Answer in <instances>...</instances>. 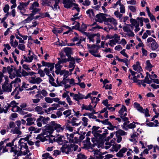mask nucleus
I'll return each instance as SVG.
<instances>
[{
    "label": "nucleus",
    "mask_w": 159,
    "mask_h": 159,
    "mask_svg": "<svg viewBox=\"0 0 159 159\" xmlns=\"http://www.w3.org/2000/svg\"><path fill=\"white\" fill-rule=\"evenodd\" d=\"M126 126L129 129L134 128L136 127L135 123L133 122V123H131L129 125H127V124L126 125Z\"/></svg>",
    "instance_id": "obj_48"
},
{
    "label": "nucleus",
    "mask_w": 159,
    "mask_h": 159,
    "mask_svg": "<svg viewBox=\"0 0 159 159\" xmlns=\"http://www.w3.org/2000/svg\"><path fill=\"white\" fill-rule=\"evenodd\" d=\"M55 4L53 5V7L52 6L53 8H52L54 10H57V8H60L58 6V4L60 2L58 0H54Z\"/></svg>",
    "instance_id": "obj_34"
},
{
    "label": "nucleus",
    "mask_w": 159,
    "mask_h": 159,
    "mask_svg": "<svg viewBox=\"0 0 159 159\" xmlns=\"http://www.w3.org/2000/svg\"><path fill=\"white\" fill-rule=\"evenodd\" d=\"M10 147H11L10 152H13L14 154V156H15L16 155V153L18 152V150L19 149V148L16 145H12Z\"/></svg>",
    "instance_id": "obj_27"
},
{
    "label": "nucleus",
    "mask_w": 159,
    "mask_h": 159,
    "mask_svg": "<svg viewBox=\"0 0 159 159\" xmlns=\"http://www.w3.org/2000/svg\"><path fill=\"white\" fill-rule=\"evenodd\" d=\"M30 15V16H29L27 19L24 20V22L25 23H28L31 21L33 19V15L31 14Z\"/></svg>",
    "instance_id": "obj_46"
},
{
    "label": "nucleus",
    "mask_w": 159,
    "mask_h": 159,
    "mask_svg": "<svg viewBox=\"0 0 159 159\" xmlns=\"http://www.w3.org/2000/svg\"><path fill=\"white\" fill-rule=\"evenodd\" d=\"M92 48L89 50V52L93 56L96 57H100L101 56L99 54H96V53H97L99 47L93 44L91 45Z\"/></svg>",
    "instance_id": "obj_9"
},
{
    "label": "nucleus",
    "mask_w": 159,
    "mask_h": 159,
    "mask_svg": "<svg viewBox=\"0 0 159 159\" xmlns=\"http://www.w3.org/2000/svg\"><path fill=\"white\" fill-rule=\"evenodd\" d=\"M92 151L89 150L90 152H93L94 156L97 159H102L104 157L101 152L98 150H94L93 149Z\"/></svg>",
    "instance_id": "obj_12"
},
{
    "label": "nucleus",
    "mask_w": 159,
    "mask_h": 159,
    "mask_svg": "<svg viewBox=\"0 0 159 159\" xmlns=\"http://www.w3.org/2000/svg\"><path fill=\"white\" fill-rule=\"evenodd\" d=\"M87 157L84 154H79L77 155V158L76 159H86Z\"/></svg>",
    "instance_id": "obj_50"
},
{
    "label": "nucleus",
    "mask_w": 159,
    "mask_h": 159,
    "mask_svg": "<svg viewBox=\"0 0 159 159\" xmlns=\"http://www.w3.org/2000/svg\"><path fill=\"white\" fill-rule=\"evenodd\" d=\"M69 120H68V123L71 124L73 126H78L79 125V123H75V122L77 120L76 118L73 117V116L69 117Z\"/></svg>",
    "instance_id": "obj_15"
},
{
    "label": "nucleus",
    "mask_w": 159,
    "mask_h": 159,
    "mask_svg": "<svg viewBox=\"0 0 159 159\" xmlns=\"http://www.w3.org/2000/svg\"><path fill=\"white\" fill-rule=\"evenodd\" d=\"M9 138H7L0 142V151L3 149L2 152H6L8 151V149L7 148V147H11L13 145L15 139L13 140L11 143H8L7 142L9 141Z\"/></svg>",
    "instance_id": "obj_4"
},
{
    "label": "nucleus",
    "mask_w": 159,
    "mask_h": 159,
    "mask_svg": "<svg viewBox=\"0 0 159 159\" xmlns=\"http://www.w3.org/2000/svg\"><path fill=\"white\" fill-rule=\"evenodd\" d=\"M49 82L53 86L57 87V86L56 84L54 82V80L52 76L51 75H49Z\"/></svg>",
    "instance_id": "obj_33"
},
{
    "label": "nucleus",
    "mask_w": 159,
    "mask_h": 159,
    "mask_svg": "<svg viewBox=\"0 0 159 159\" xmlns=\"http://www.w3.org/2000/svg\"><path fill=\"white\" fill-rule=\"evenodd\" d=\"M36 139L40 140L42 142H44L47 140L46 138L43 133L38 134L36 138Z\"/></svg>",
    "instance_id": "obj_31"
},
{
    "label": "nucleus",
    "mask_w": 159,
    "mask_h": 159,
    "mask_svg": "<svg viewBox=\"0 0 159 159\" xmlns=\"http://www.w3.org/2000/svg\"><path fill=\"white\" fill-rule=\"evenodd\" d=\"M87 28V26L86 24L83 23L82 24L81 27L80 28L79 30L80 31L83 32L84 31L86 30Z\"/></svg>",
    "instance_id": "obj_44"
},
{
    "label": "nucleus",
    "mask_w": 159,
    "mask_h": 159,
    "mask_svg": "<svg viewBox=\"0 0 159 159\" xmlns=\"http://www.w3.org/2000/svg\"><path fill=\"white\" fill-rule=\"evenodd\" d=\"M32 10H33V11H32V15H35L37 12L39 11L40 10V9L36 8V7H34V8Z\"/></svg>",
    "instance_id": "obj_57"
},
{
    "label": "nucleus",
    "mask_w": 159,
    "mask_h": 159,
    "mask_svg": "<svg viewBox=\"0 0 159 159\" xmlns=\"http://www.w3.org/2000/svg\"><path fill=\"white\" fill-rule=\"evenodd\" d=\"M63 114L65 116V117H67L71 114V110L70 109L66 110L63 112Z\"/></svg>",
    "instance_id": "obj_38"
},
{
    "label": "nucleus",
    "mask_w": 159,
    "mask_h": 159,
    "mask_svg": "<svg viewBox=\"0 0 159 159\" xmlns=\"http://www.w3.org/2000/svg\"><path fill=\"white\" fill-rule=\"evenodd\" d=\"M126 116L124 115V116H122V117H121V116L120 117L123 120V121L125 122L124 123L123 125H122L123 128L125 130L127 129V128L125 127L126 125L129 122V121L128 120V118L126 117Z\"/></svg>",
    "instance_id": "obj_19"
},
{
    "label": "nucleus",
    "mask_w": 159,
    "mask_h": 159,
    "mask_svg": "<svg viewBox=\"0 0 159 159\" xmlns=\"http://www.w3.org/2000/svg\"><path fill=\"white\" fill-rule=\"evenodd\" d=\"M53 0H41V4L43 6H49L53 8L51 2Z\"/></svg>",
    "instance_id": "obj_16"
},
{
    "label": "nucleus",
    "mask_w": 159,
    "mask_h": 159,
    "mask_svg": "<svg viewBox=\"0 0 159 159\" xmlns=\"http://www.w3.org/2000/svg\"><path fill=\"white\" fill-rule=\"evenodd\" d=\"M37 94L35 95L34 97L36 98H40L41 99H43V97L41 95V94L40 92L39 91L37 92Z\"/></svg>",
    "instance_id": "obj_56"
},
{
    "label": "nucleus",
    "mask_w": 159,
    "mask_h": 159,
    "mask_svg": "<svg viewBox=\"0 0 159 159\" xmlns=\"http://www.w3.org/2000/svg\"><path fill=\"white\" fill-rule=\"evenodd\" d=\"M64 128L61 127V126L55 123L54 121H52L51 125H48L46 127L43 131V133L45 138L49 136L56 130L58 132H62L63 131Z\"/></svg>",
    "instance_id": "obj_1"
},
{
    "label": "nucleus",
    "mask_w": 159,
    "mask_h": 159,
    "mask_svg": "<svg viewBox=\"0 0 159 159\" xmlns=\"http://www.w3.org/2000/svg\"><path fill=\"white\" fill-rule=\"evenodd\" d=\"M90 139L89 137H87L86 138V139L84 140V142L86 143L85 144H84V146L85 147H86L87 148L89 149L92 150L93 148H92V146L93 147H94V146H92L91 144V143L90 142Z\"/></svg>",
    "instance_id": "obj_18"
},
{
    "label": "nucleus",
    "mask_w": 159,
    "mask_h": 159,
    "mask_svg": "<svg viewBox=\"0 0 159 159\" xmlns=\"http://www.w3.org/2000/svg\"><path fill=\"white\" fill-rule=\"evenodd\" d=\"M63 51L66 53V56L67 57L71 55L72 53V51L71 48L67 47L63 49Z\"/></svg>",
    "instance_id": "obj_26"
},
{
    "label": "nucleus",
    "mask_w": 159,
    "mask_h": 159,
    "mask_svg": "<svg viewBox=\"0 0 159 159\" xmlns=\"http://www.w3.org/2000/svg\"><path fill=\"white\" fill-rule=\"evenodd\" d=\"M25 45L23 44H19L18 46V49L23 51L25 50Z\"/></svg>",
    "instance_id": "obj_64"
},
{
    "label": "nucleus",
    "mask_w": 159,
    "mask_h": 159,
    "mask_svg": "<svg viewBox=\"0 0 159 159\" xmlns=\"http://www.w3.org/2000/svg\"><path fill=\"white\" fill-rule=\"evenodd\" d=\"M82 120L83 121V125L84 126H86L88 125V119L85 117H83Z\"/></svg>",
    "instance_id": "obj_52"
},
{
    "label": "nucleus",
    "mask_w": 159,
    "mask_h": 159,
    "mask_svg": "<svg viewBox=\"0 0 159 159\" xmlns=\"http://www.w3.org/2000/svg\"><path fill=\"white\" fill-rule=\"evenodd\" d=\"M106 15L102 13L97 14L95 17V20L100 23H102L104 20H106L107 18L105 17Z\"/></svg>",
    "instance_id": "obj_11"
},
{
    "label": "nucleus",
    "mask_w": 159,
    "mask_h": 159,
    "mask_svg": "<svg viewBox=\"0 0 159 159\" xmlns=\"http://www.w3.org/2000/svg\"><path fill=\"white\" fill-rule=\"evenodd\" d=\"M5 81L2 84V88L3 91L7 92H10L11 91L12 88V84L11 82L10 84L8 83V80L6 79Z\"/></svg>",
    "instance_id": "obj_8"
},
{
    "label": "nucleus",
    "mask_w": 159,
    "mask_h": 159,
    "mask_svg": "<svg viewBox=\"0 0 159 159\" xmlns=\"http://www.w3.org/2000/svg\"><path fill=\"white\" fill-rule=\"evenodd\" d=\"M26 120L27 121L26 125L30 126L34 124L36 118L34 117H28L26 119Z\"/></svg>",
    "instance_id": "obj_24"
},
{
    "label": "nucleus",
    "mask_w": 159,
    "mask_h": 159,
    "mask_svg": "<svg viewBox=\"0 0 159 159\" xmlns=\"http://www.w3.org/2000/svg\"><path fill=\"white\" fill-rule=\"evenodd\" d=\"M39 91L40 92V93L42 95V96H43V97H45L47 96L48 93L47 91L45 90L42 89L41 90H40Z\"/></svg>",
    "instance_id": "obj_51"
},
{
    "label": "nucleus",
    "mask_w": 159,
    "mask_h": 159,
    "mask_svg": "<svg viewBox=\"0 0 159 159\" xmlns=\"http://www.w3.org/2000/svg\"><path fill=\"white\" fill-rule=\"evenodd\" d=\"M120 9L121 13H125V6L123 5L122 4V5L120 6Z\"/></svg>",
    "instance_id": "obj_63"
},
{
    "label": "nucleus",
    "mask_w": 159,
    "mask_h": 159,
    "mask_svg": "<svg viewBox=\"0 0 159 159\" xmlns=\"http://www.w3.org/2000/svg\"><path fill=\"white\" fill-rule=\"evenodd\" d=\"M137 110L140 112L143 113H145V115L146 117L149 116L150 115L149 114V110L147 108L145 110H143L142 107L141 106L137 107Z\"/></svg>",
    "instance_id": "obj_14"
},
{
    "label": "nucleus",
    "mask_w": 159,
    "mask_h": 159,
    "mask_svg": "<svg viewBox=\"0 0 159 159\" xmlns=\"http://www.w3.org/2000/svg\"><path fill=\"white\" fill-rule=\"evenodd\" d=\"M17 8L20 11L23 10L24 11H26L25 9L24 8L23 5H22L21 3H20V4L17 7Z\"/></svg>",
    "instance_id": "obj_61"
},
{
    "label": "nucleus",
    "mask_w": 159,
    "mask_h": 159,
    "mask_svg": "<svg viewBox=\"0 0 159 159\" xmlns=\"http://www.w3.org/2000/svg\"><path fill=\"white\" fill-rule=\"evenodd\" d=\"M69 80L70 79H63V80L60 82V84H59L58 83H57V84L59 86H61L62 84H65L69 82Z\"/></svg>",
    "instance_id": "obj_43"
},
{
    "label": "nucleus",
    "mask_w": 159,
    "mask_h": 159,
    "mask_svg": "<svg viewBox=\"0 0 159 159\" xmlns=\"http://www.w3.org/2000/svg\"><path fill=\"white\" fill-rule=\"evenodd\" d=\"M75 24L74 26H73L72 27V29H76L77 30H79L80 29V24L77 22H73V23L72 24L73 25H74Z\"/></svg>",
    "instance_id": "obj_37"
},
{
    "label": "nucleus",
    "mask_w": 159,
    "mask_h": 159,
    "mask_svg": "<svg viewBox=\"0 0 159 159\" xmlns=\"http://www.w3.org/2000/svg\"><path fill=\"white\" fill-rule=\"evenodd\" d=\"M12 111L13 112H19L21 114H26L25 112H24L22 109L20 108L19 107H12L11 109Z\"/></svg>",
    "instance_id": "obj_25"
},
{
    "label": "nucleus",
    "mask_w": 159,
    "mask_h": 159,
    "mask_svg": "<svg viewBox=\"0 0 159 159\" xmlns=\"http://www.w3.org/2000/svg\"><path fill=\"white\" fill-rule=\"evenodd\" d=\"M34 109L35 111L37 112L39 114L42 115L44 113V112L43 111V107H41L37 106Z\"/></svg>",
    "instance_id": "obj_29"
},
{
    "label": "nucleus",
    "mask_w": 159,
    "mask_h": 159,
    "mask_svg": "<svg viewBox=\"0 0 159 159\" xmlns=\"http://www.w3.org/2000/svg\"><path fill=\"white\" fill-rule=\"evenodd\" d=\"M49 118L41 116H40L36 120L37 125L39 127L42 126V123L43 125L47 124L49 120Z\"/></svg>",
    "instance_id": "obj_7"
},
{
    "label": "nucleus",
    "mask_w": 159,
    "mask_h": 159,
    "mask_svg": "<svg viewBox=\"0 0 159 159\" xmlns=\"http://www.w3.org/2000/svg\"><path fill=\"white\" fill-rule=\"evenodd\" d=\"M38 73L39 74L41 77H43L45 76V73L41 69L38 70Z\"/></svg>",
    "instance_id": "obj_58"
},
{
    "label": "nucleus",
    "mask_w": 159,
    "mask_h": 159,
    "mask_svg": "<svg viewBox=\"0 0 159 159\" xmlns=\"http://www.w3.org/2000/svg\"><path fill=\"white\" fill-rule=\"evenodd\" d=\"M106 21H109L115 26L117 24L116 20L113 18H107Z\"/></svg>",
    "instance_id": "obj_35"
},
{
    "label": "nucleus",
    "mask_w": 159,
    "mask_h": 159,
    "mask_svg": "<svg viewBox=\"0 0 159 159\" xmlns=\"http://www.w3.org/2000/svg\"><path fill=\"white\" fill-rule=\"evenodd\" d=\"M63 3L64 5V7L66 8H69L72 7V0H63Z\"/></svg>",
    "instance_id": "obj_22"
},
{
    "label": "nucleus",
    "mask_w": 159,
    "mask_h": 159,
    "mask_svg": "<svg viewBox=\"0 0 159 159\" xmlns=\"http://www.w3.org/2000/svg\"><path fill=\"white\" fill-rule=\"evenodd\" d=\"M128 8L132 12H134L136 11V7L134 6H129L128 7Z\"/></svg>",
    "instance_id": "obj_53"
},
{
    "label": "nucleus",
    "mask_w": 159,
    "mask_h": 159,
    "mask_svg": "<svg viewBox=\"0 0 159 159\" xmlns=\"http://www.w3.org/2000/svg\"><path fill=\"white\" fill-rule=\"evenodd\" d=\"M52 98L50 97H46L44 98L45 101L47 103H51L52 102Z\"/></svg>",
    "instance_id": "obj_59"
},
{
    "label": "nucleus",
    "mask_w": 159,
    "mask_h": 159,
    "mask_svg": "<svg viewBox=\"0 0 159 159\" xmlns=\"http://www.w3.org/2000/svg\"><path fill=\"white\" fill-rule=\"evenodd\" d=\"M60 61H58L57 63L56 64L55 66V67L56 69V70L55 71V72L56 74L59 73L58 71L61 70V69L62 67V66L60 65L61 63H60Z\"/></svg>",
    "instance_id": "obj_30"
},
{
    "label": "nucleus",
    "mask_w": 159,
    "mask_h": 159,
    "mask_svg": "<svg viewBox=\"0 0 159 159\" xmlns=\"http://www.w3.org/2000/svg\"><path fill=\"white\" fill-rule=\"evenodd\" d=\"M20 128L18 127H15L14 129H11L10 133L13 134H16L18 135H20L21 134V132L20 130Z\"/></svg>",
    "instance_id": "obj_23"
},
{
    "label": "nucleus",
    "mask_w": 159,
    "mask_h": 159,
    "mask_svg": "<svg viewBox=\"0 0 159 159\" xmlns=\"http://www.w3.org/2000/svg\"><path fill=\"white\" fill-rule=\"evenodd\" d=\"M52 106V107H51L52 110H56L57 108L59 107V105L58 104H53Z\"/></svg>",
    "instance_id": "obj_54"
},
{
    "label": "nucleus",
    "mask_w": 159,
    "mask_h": 159,
    "mask_svg": "<svg viewBox=\"0 0 159 159\" xmlns=\"http://www.w3.org/2000/svg\"><path fill=\"white\" fill-rule=\"evenodd\" d=\"M101 128L97 126H93L91 129V133L93 136L96 138V140L102 141L104 140L107 136V134H108V130L105 129L102 134H100L102 132V131L100 130Z\"/></svg>",
    "instance_id": "obj_2"
},
{
    "label": "nucleus",
    "mask_w": 159,
    "mask_h": 159,
    "mask_svg": "<svg viewBox=\"0 0 159 159\" xmlns=\"http://www.w3.org/2000/svg\"><path fill=\"white\" fill-rule=\"evenodd\" d=\"M91 2L89 0H85L84 2L82 3V4L85 6H89L90 5Z\"/></svg>",
    "instance_id": "obj_62"
},
{
    "label": "nucleus",
    "mask_w": 159,
    "mask_h": 159,
    "mask_svg": "<svg viewBox=\"0 0 159 159\" xmlns=\"http://www.w3.org/2000/svg\"><path fill=\"white\" fill-rule=\"evenodd\" d=\"M16 69H14V70L10 73L9 74V77L10 79H12L14 78L16 76Z\"/></svg>",
    "instance_id": "obj_32"
},
{
    "label": "nucleus",
    "mask_w": 159,
    "mask_h": 159,
    "mask_svg": "<svg viewBox=\"0 0 159 159\" xmlns=\"http://www.w3.org/2000/svg\"><path fill=\"white\" fill-rule=\"evenodd\" d=\"M78 147L77 145L74 143H68L67 141H66L65 143L62 145V146L60 148V150L63 153L68 154L72 152L73 150L74 151H77Z\"/></svg>",
    "instance_id": "obj_3"
},
{
    "label": "nucleus",
    "mask_w": 159,
    "mask_h": 159,
    "mask_svg": "<svg viewBox=\"0 0 159 159\" xmlns=\"http://www.w3.org/2000/svg\"><path fill=\"white\" fill-rule=\"evenodd\" d=\"M128 149L126 148H123L116 154L117 157H123L124 154L127 151Z\"/></svg>",
    "instance_id": "obj_20"
},
{
    "label": "nucleus",
    "mask_w": 159,
    "mask_h": 159,
    "mask_svg": "<svg viewBox=\"0 0 159 159\" xmlns=\"http://www.w3.org/2000/svg\"><path fill=\"white\" fill-rule=\"evenodd\" d=\"M39 3L37 2H34L30 7V9L31 10L34 7H39Z\"/></svg>",
    "instance_id": "obj_47"
},
{
    "label": "nucleus",
    "mask_w": 159,
    "mask_h": 159,
    "mask_svg": "<svg viewBox=\"0 0 159 159\" xmlns=\"http://www.w3.org/2000/svg\"><path fill=\"white\" fill-rule=\"evenodd\" d=\"M54 142H57L60 145H63L65 143L66 141L62 139L61 136H58L53 139Z\"/></svg>",
    "instance_id": "obj_17"
},
{
    "label": "nucleus",
    "mask_w": 159,
    "mask_h": 159,
    "mask_svg": "<svg viewBox=\"0 0 159 159\" xmlns=\"http://www.w3.org/2000/svg\"><path fill=\"white\" fill-rule=\"evenodd\" d=\"M23 140V139H20L19 140L18 148L20 151H23L24 153L26 154L29 152L30 151L27 145V143H24L22 141Z\"/></svg>",
    "instance_id": "obj_6"
},
{
    "label": "nucleus",
    "mask_w": 159,
    "mask_h": 159,
    "mask_svg": "<svg viewBox=\"0 0 159 159\" xmlns=\"http://www.w3.org/2000/svg\"><path fill=\"white\" fill-rule=\"evenodd\" d=\"M93 106L91 105L90 104L88 106L85 105L83 104L82 105V106L81 107L82 110H86L90 111H92V110H93Z\"/></svg>",
    "instance_id": "obj_28"
},
{
    "label": "nucleus",
    "mask_w": 159,
    "mask_h": 159,
    "mask_svg": "<svg viewBox=\"0 0 159 159\" xmlns=\"http://www.w3.org/2000/svg\"><path fill=\"white\" fill-rule=\"evenodd\" d=\"M121 146L120 144H116L114 146V150L116 152H117L118 150L120 148Z\"/></svg>",
    "instance_id": "obj_60"
},
{
    "label": "nucleus",
    "mask_w": 159,
    "mask_h": 159,
    "mask_svg": "<svg viewBox=\"0 0 159 159\" xmlns=\"http://www.w3.org/2000/svg\"><path fill=\"white\" fill-rule=\"evenodd\" d=\"M108 125L109 126L107 127V128L109 130H114L115 128H116V126L112 125L111 123Z\"/></svg>",
    "instance_id": "obj_55"
},
{
    "label": "nucleus",
    "mask_w": 159,
    "mask_h": 159,
    "mask_svg": "<svg viewBox=\"0 0 159 159\" xmlns=\"http://www.w3.org/2000/svg\"><path fill=\"white\" fill-rule=\"evenodd\" d=\"M98 34H98H91L88 37V39H89V42H92L93 43H94L95 41V40L93 39L94 37Z\"/></svg>",
    "instance_id": "obj_40"
},
{
    "label": "nucleus",
    "mask_w": 159,
    "mask_h": 159,
    "mask_svg": "<svg viewBox=\"0 0 159 159\" xmlns=\"http://www.w3.org/2000/svg\"><path fill=\"white\" fill-rule=\"evenodd\" d=\"M127 109L126 107L124 105H122L121 108L119 111L118 113L120 114V117H122L123 116H126Z\"/></svg>",
    "instance_id": "obj_21"
},
{
    "label": "nucleus",
    "mask_w": 159,
    "mask_h": 159,
    "mask_svg": "<svg viewBox=\"0 0 159 159\" xmlns=\"http://www.w3.org/2000/svg\"><path fill=\"white\" fill-rule=\"evenodd\" d=\"M130 22L131 23L132 25H133L134 27L139 26V23L137 21L134 19L131 18L130 19Z\"/></svg>",
    "instance_id": "obj_42"
},
{
    "label": "nucleus",
    "mask_w": 159,
    "mask_h": 159,
    "mask_svg": "<svg viewBox=\"0 0 159 159\" xmlns=\"http://www.w3.org/2000/svg\"><path fill=\"white\" fill-rule=\"evenodd\" d=\"M24 58L25 59V61L27 62H31L33 59L34 57L31 56L30 57L28 56V57H26L25 56H24Z\"/></svg>",
    "instance_id": "obj_39"
},
{
    "label": "nucleus",
    "mask_w": 159,
    "mask_h": 159,
    "mask_svg": "<svg viewBox=\"0 0 159 159\" xmlns=\"http://www.w3.org/2000/svg\"><path fill=\"white\" fill-rule=\"evenodd\" d=\"M29 82L32 84H39L42 81V80L40 77H36V76L35 77H31L29 78Z\"/></svg>",
    "instance_id": "obj_10"
},
{
    "label": "nucleus",
    "mask_w": 159,
    "mask_h": 159,
    "mask_svg": "<svg viewBox=\"0 0 159 159\" xmlns=\"http://www.w3.org/2000/svg\"><path fill=\"white\" fill-rule=\"evenodd\" d=\"M116 135L119 136L125 135L127 134V133L121 129H119L116 132Z\"/></svg>",
    "instance_id": "obj_36"
},
{
    "label": "nucleus",
    "mask_w": 159,
    "mask_h": 159,
    "mask_svg": "<svg viewBox=\"0 0 159 159\" xmlns=\"http://www.w3.org/2000/svg\"><path fill=\"white\" fill-rule=\"evenodd\" d=\"M63 31L62 29H54V30H52V32L55 34H57L58 33H61Z\"/></svg>",
    "instance_id": "obj_45"
},
{
    "label": "nucleus",
    "mask_w": 159,
    "mask_h": 159,
    "mask_svg": "<svg viewBox=\"0 0 159 159\" xmlns=\"http://www.w3.org/2000/svg\"><path fill=\"white\" fill-rule=\"evenodd\" d=\"M79 141V137L78 136H75L73 138V139L72 140L70 139H69V142L70 143H78Z\"/></svg>",
    "instance_id": "obj_41"
},
{
    "label": "nucleus",
    "mask_w": 159,
    "mask_h": 159,
    "mask_svg": "<svg viewBox=\"0 0 159 159\" xmlns=\"http://www.w3.org/2000/svg\"><path fill=\"white\" fill-rule=\"evenodd\" d=\"M147 46L153 51L156 50L159 47V45L155 40L151 37L148 38L147 40Z\"/></svg>",
    "instance_id": "obj_5"
},
{
    "label": "nucleus",
    "mask_w": 159,
    "mask_h": 159,
    "mask_svg": "<svg viewBox=\"0 0 159 159\" xmlns=\"http://www.w3.org/2000/svg\"><path fill=\"white\" fill-rule=\"evenodd\" d=\"M42 64V66H47L48 68H50V71H52L54 67L55 63H51L49 62H45L44 61H43L41 62Z\"/></svg>",
    "instance_id": "obj_13"
},
{
    "label": "nucleus",
    "mask_w": 159,
    "mask_h": 159,
    "mask_svg": "<svg viewBox=\"0 0 159 159\" xmlns=\"http://www.w3.org/2000/svg\"><path fill=\"white\" fill-rule=\"evenodd\" d=\"M103 28L102 27L100 26L99 25H96V26L94 27H93L90 30L92 31H94L95 30L98 29H102Z\"/></svg>",
    "instance_id": "obj_49"
}]
</instances>
